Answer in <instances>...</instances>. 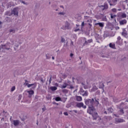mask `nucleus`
Listing matches in <instances>:
<instances>
[{"instance_id": "nucleus-18", "label": "nucleus", "mask_w": 128, "mask_h": 128, "mask_svg": "<svg viewBox=\"0 0 128 128\" xmlns=\"http://www.w3.org/2000/svg\"><path fill=\"white\" fill-rule=\"evenodd\" d=\"M27 92H28V94L30 95H32L34 94V92L32 90L28 91Z\"/></svg>"}, {"instance_id": "nucleus-14", "label": "nucleus", "mask_w": 128, "mask_h": 128, "mask_svg": "<svg viewBox=\"0 0 128 128\" xmlns=\"http://www.w3.org/2000/svg\"><path fill=\"white\" fill-rule=\"evenodd\" d=\"M95 102H94V105L96 106H98V104H100V102H98V100H97L96 99L95 100Z\"/></svg>"}, {"instance_id": "nucleus-60", "label": "nucleus", "mask_w": 128, "mask_h": 128, "mask_svg": "<svg viewBox=\"0 0 128 128\" xmlns=\"http://www.w3.org/2000/svg\"><path fill=\"white\" fill-rule=\"evenodd\" d=\"M120 106H122V104H120Z\"/></svg>"}, {"instance_id": "nucleus-41", "label": "nucleus", "mask_w": 128, "mask_h": 128, "mask_svg": "<svg viewBox=\"0 0 128 128\" xmlns=\"http://www.w3.org/2000/svg\"><path fill=\"white\" fill-rule=\"evenodd\" d=\"M58 14H64V12H59Z\"/></svg>"}, {"instance_id": "nucleus-10", "label": "nucleus", "mask_w": 128, "mask_h": 128, "mask_svg": "<svg viewBox=\"0 0 128 128\" xmlns=\"http://www.w3.org/2000/svg\"><path fill=\"white\" fill-rule=\"evenodd\" d=\"M124 122V120L123 119H116L115 124H118V122Z\"/></svg>"}, {"instance_id": "nucleus-19", "label": "nucleus", "mask_w": 128, "mask_h": 128, "mask_svg": "<svg viewBox=\"0 0 128 128\" xmlns=\"http://www.w3.org/2000/svg\"><path fill=\"white\" fill-rule=\"evenodd\" d=\"M120 18H126V14L124 13H122L120 15Z\"/></svg>"}, {"instance_id": "nucleus-27", "label": "nucleus", "mask_w": 128, "mask_h": 128, "mask_svg": "<svg viewBox=\"0 0 128 128\" xmlns=\"http://www.w3.org/2000/svg\"><path fill=\"white\" fill-rule=\"evenodd\" d=\"M80 94H84V90L82 88H80Z\"/></svg>"}, {"instance_id": "nucleus-34", "label": "nucleus", "mask_w": 128, "mask_h": 128, "mask_svg": "<svg viewBox=\"0 0 128 128\" xmlns=\"http://www.w3.org/2000/svg\"><path fill=\"white\" fill-rule=\"evenodd\" d=\"M64 116H68V112H64Z\"/></svg>"}, {"instance_id": "nucleus-16", "label": "nucleus", "mask_w": 128, "mask_h": 128, "mask_svg": "<svg viewBox=\"0 0 128 128\" xmlns=\"http://www.w3.org/2000/svg\"><path fill=\"white\" fill-rule=\"evenodd\" d=\"M82 95L83 96H88V91H85L82 94Z\"/></svg>"}, {"instance_id": "nucleus-32", "label": "nucleus", "mask_w": 128, "mask_h": 128, "mask_svg": "<svg viewBox=\"0 0 128 128\" xmlns=\"http://www.w3.org/2000/svg\"><path fill=\"white\" fill-rule=\"evenodd\" d=\"M117 40L118 41L121 40L122 42V38L120 36L118 37Z\"/></svg>"}, {"instance_id": "nucleus-2", "label": "nucleus", "mask_w": 128, "mask_h": 128, "mask_svg": "<svg viewBox=\"0 0 128 128\" xmlns=\"http://www.w3.org/2000/svg\"><path fill=\"white\" fill-rule=\"evenodd\" d=\"M100 8L102 10H108V5L107 4L106 2L104 3L103 6H99Z\"/></svg>"}, {"instance_id": "nucleus-57", "label": "nucleus", "mask_w": 128, "mask_h": 128, "mask_svg": "<svg viewBox=\"0 0 128 128\" xmlns=\"http://www.w3.org/2000/svg\"><path fill=\"white\" fill-rule=\"evenodd\" d=\"M56 11H58V9L56 10Z\"/></svg>"}, {"instance_id": "nucleus-48", "label": "nucleus", "mask_w": 128, "mask_h": 128, "mask_svg": "<svg viewBox=\"0 0 128 128\" xmlns=\"http://www.w3.org/2000/svg\"><path fill=\"white\" fill-rule=\"evenodd\" d=\"M118 10L119 11L122 10V9H118Z\"/></svg>"}, {"instance_id": "nucleus-6", "label": "nucleus", "mask_w": 128, "mask_h": 128, "mask_svg": "<svg viewBox=\"0 0 128 128\" xmlns=\"http://www.w3.org/2000/svg\"><path fill=\"white\" fill-rule=\"evenodd\" d=\"M62 30H70V23L66 22L65 26L62 27Z\"/></svg>"}, {"instance_id": "nucleus-31", "label": "nucleus", "mask_w": 128, "mask_h": 128, "mask_svg": "<svg viewBox=\"0 0 128 128\" xmlns=\"http://www.w3.org/2000/svg\"><path fill=\"white\" fill-rule=\"evenodd\" d=\"M16 90V86H13L11 88V92H14Z\"/></svg>"}, {"instance_id": "nucleus-52", "label": "nucleus", "mask_w": 128, "mask_h": 128, "mask_svg": "<svg viewBox=\"0 0 128 128\" xmlns=\"http://www.w3.org/2000/svg\"><path fill=\"white\" fill-rule=\"evenodd\" d=\"M36 124H38V122H36Z\"/></svg>"}, {"instance_id": "nucleus-9", "label": "nucleus", "mask_w": 128, "mask_h": 128, "mask_svg": "<svg viewBox=\"0 0 128 128\" xmlns=\"http://www.w3.org/2000/svg\"><path fill=\"white\" fill-rule=\"evenodd\" d=\"M75 100L77 102H82V98L80 96H76Z\"/></svg>"}, {"instance_id": "nucleus-12", "label": "nucleus", "mask_w": 128, "mask_h": 128, "mask_svg": "<svg viewBox=\"0 0 128 128\" xmlns=\"http://www.w3.org/2000/svg\"><path fill=\"white\" fill-rule=\"evenodd\" d=\"M119 22L120 26H123V24H126V20H121Z\"/></svg>"}, {"instance_id": "nucleus-35", "label": "nucleus", "mask_w": 128, "mask_h": 128, "mask_svg": "<svg viewBox=\"0 0 128 128\" xmlns=\"http://www.w3.org/2000/svg\"><path fill=\"white\" fill-rule=\"evenodd\" d=\"M64 41H65L64 38H62L61 39L62 42H64Z\"/></svg>"}, {"instance_id": "nucleus-55", "label": "nucleus", "mask_w": 128, "mask_h": 128, "mask_svg": "<svg viewBox=\"0 0 128 128\" xmlns=\"http://www.w3.org/2000/svg\"><path fill=\"white\" fill-rule=\"evenodd\" d=\"M126 2H128V0H126Z\"/></svg>"}, {"instance_id": "nucleus-58", "label": "nucleus", "mask_w": 128, "mask_h": 128, "mask_svg": "<svg viewBox=\"0 0 128 128\" xmlns=\"http://www.w3.org/2000/svg\"><path fill=\"white\" fill-rule=\"evenodd\" d=\"M34 88H36V86L34 87Z\"/></svg>"}, {"instance_id": "nucleus-26", "label": "nucleus", "mask_w": 128, "mask_h": 128, "mask_svg": "<svg viewBox=\"0 0 128 128\" xmlns=\"http://www.w3.org/2000/svg\"><path fill=\"white\" fill-rule=\"evenodd\" d=\"M110 18H116V15H115V14L114 15V14H110Z\"/></svg>"}, {"instance_id": "nucleus-43", "label": "nucleus", "mask_w": 128, "mask_h": 128, "mask_svg": "<svg viewBox=\"0 0 128 128\" xmlns=\"http://www.w3.org/2000/svg\"><path fill=\"white\" fill-rule=\"evenodd\" d=\"M70 56L72 57V56H74V54H70Z\"/></svg>"}, {"instance_id": "nucleus-53", "label": "nucleus", "mask_w": 128, "mask_h": 128, "mask_svg": "<svg viewBox=\"0 0 128 128\" xmlns=\"http://www.w3.org/2000/svg\"><path fill=\"white\" fill-rule=\"evenodd\" d=\"M80 60H82V58H80Z\"/></svg>"}, {"instance_id": "nucleus-54", "label": "nucleus", "mask_w": 128, "mask_h": 128, "mask_svg": "<svg viewBox=\"0 0 128 128\" xmlns=\"http://www.w3.org/2000/svg\"><path fill=\"white\" fill-rule=\"evenodd\" d=\"M85 44H86V41Z\"/></svg>"}, {"instance_id": "nucleus-49", "label": "nucleus", "mask_w": 128, "mask_h": 128, "mask_svg": "<svg viewBox=\"0 0 128 128\" xmlns=\"http://www.w3.org/2000/svg\"><path fill=\"white\" fill-rule=\"evenodd\" d=\"M19 98H22V96L20 95Z\"/></svg>"}, {"instance_id": "nucleus-47", "label": "nucleus", "mask_w": 128, "mask_h": 128, "mask_svg": "<svg viewBox=\"0 0 128 128\" xmlns=\"http://www.w3.org/2000/svg\"><path fill=\"white\" fill-rule=\"evenodd\" d=\"M52 60H54V57L52 56Z\"/></svg>"}, {"instance_id": "nucleus-46", "label": "nucleus", "mask_w": 128, "mask_h": 128, "mask_svg": "<svg viewBox=\"0 0 128 128\" xmlns=\"http://www.w3.org/2000/svg\"><path fill=\"white\" fill-rule=\"evenodd\" d=\"M78 30H80V29H78L76 30H75V32H78Z\"/></svg>"}, {"instance_id": "nucleus-37", "label": "nucleus", "mask_w": 128, "mask_h": 128, "mask_svg": "<svg viewBox=\"0 0 128 128\" xmlns=\"http://www.w3.org/2000/svg\"><path fill=\"white\" fill-rule=\"evenodd\" d=\"M68 76H66V74H63V78H66Z\"/></svg>"}, {"instance_id": "nucleus-30", "label": "nucleus", "mask_w": 128, "mask_h": 128, "mask_svg": "<svg viewBox=\"0 0 128 128\" xmlns=\"http://www.w3.org/2000/svg\"><path fill=\"white\" fill-rule=\"evenodd\" d=\"M87 22H92V18H88L87 20Z\"/></svg>"}, {"instance_id": "nucleus-38", "label": "nucleus", "mask_w": 128, "mask_h": 128, "mask_svg": "<svg viewBox=\"0 0 128 128\" xmlns=\"http://www.w3.org/2000/svg\"><path fill=\"white\" fill-rule=\"evenodd\" d=\"M68 92V90H62V92Z\"/></svg>"}, {"instance_id": "nucleus-20", "label": "nucleus", "mask_w": 128, "mask_h": 128, "mask_svg": "<svg viewBox=\"0 0 128 128\" xmlns=\"http://www.w3.org/2000/svg\"><path fill=\"white\" fill-rule=\"evenodd\" d=\"M68 86V84L66 83H64L63 85L61 86L62 88H66Z\"/></svg>"}, {"instance_id": "nucleus-1", "label": "nucleus", "mask_w": 128, "mask_h": 128, "mask_svg": "<svg viewBox=\"0 0 128 128\" xmlns=\"http://www.w3.org/2000/svg\"><path fill=\"white\" fill-rule=\"evenodd\" d=\"M94 98L87 99L85 101V104L88 106V114H92V112L94 110Z\"/></svg>"}, {"instance_id": "nucleus-21", "label": "nucleus", "mask_w": 128, "mask_h": 128, "mask_svg": "<svg viewBox=\"0 0 128 128\" xmlns=\"http://www.w3.org/2000/svg\"><path fill=\"white\" fill-rule=\"evenodd\" d=\"M50 88L51 90H52V91L56 90H58V88L54 86H51Z\"/></svg>"}, {"instance_id": "nucleus-5", "label": "nucleus", "mask_w": 128, "mask_h": 128, "mask_svg": "<svg viewBox=\"0 0 128 128\" xmlns=\"http://www.w3.org/2000/svg\"><path fill=\"white\" fill-rule=\"evenodd\" d=\"M118 2V0H108L110 6H116Z\"/></svg>"}, {"instance_id": "nucleus-39", "label": "nucleus", "mask_w": 128, "mask_h": 128, "mask_svg": "<svg viewBox=\"0 0 128 128\" xmlns=\"http://www.w3.org/2000/svg\"><path fill=\"white\" fill-rule=\"evenodd\" d=\"M46 110V106H44V108H42V112H45Z\"/></svg>"}, {"instance_id": "nucleus-8", "label": "nucleus", "mask_w": 128, "mask_h": 128, "mask_svg": "<svg viewBox=\"0 0 128 128\" xmlns=\"http://www.w3.org/2000/svg\"><path fill=\"white\" fill-rule=\"evenodd\" d=\"M12 12L14 16H18V8H14Z\"/></svg>"}, {"instance_id": "nucleus-17", "label": "nucleus", "mask_w": 128, "mask_h": 128, "mask_svg": "<svg viewBox=\"0 0 128 128\" xmlns=\"http://www.w3.org/2000/svg\"><path fill=\"white\" fill-rule=\"evenodd\" d=\"M109 46H110V48H114L116 47V46L114 45V44L110 43L109 44Z\"/></svg>"}, {"instance_id": "nucleus-28", "label": "nucleus", "mask_w": 128, "mask_h": 128, "mask_svg": "<svg viewBox=\"0 0 128 128\" xmlns=\"http://www.w3.org/2000/svg\"><path fill=\"white\" fill-rule=\"evenodd\" d=\"M108 112H112L114 110L111 108H110L108 109Z\"/></svg>"}, {"instance_id": "nucleus-33", "label": "nucleus", "mask_w": 128, "mask_h": 128, "mask_svg": "<svg viewBox=\"0 0 128 128\" xmlns=\"http://www.w3.org/2000/svg\"><path fill=\"white\" fill-rule=\"evenodd\" d=\"M88 42L89 43L92 42V39L88 40Z\"/></svg>"}, {"instance_id": "nucleus-36", "label": "nucleus", "mask_w": 128, "mask_h": 128, "mask_svg": "<svg viewBox=\"0 0 128 128\" xmlns=\"http://www.w3.org/2000/svg\"><path fill=\"white\" fill-rule=\"evenodd\" d=\"M49 84H52V76L49 80Z\"/></svg>"}, {"instance_id": "nucleus-42", "label": "nucleus", "mask_w": 128, "mask_h": 128, "mask_svg": "<svg viewBox=\"0 0 128 128\" xmlns=\"http://www.w3.org/2000/svg\"><path fill=\"white\" fill-rule=\"evenodd\" d=\"M84 22H82V24H81L82 28V26H84Z\"/></svg>"}, {"instance_id": "nucleus-45", "label": "nucleus", "mask_w": 128, "mask_h": 128, "mask_svg": "<svg viewBox=\"0 0 128 128\" xmlns=\"http://www.w3.org/2000/svg\"><path fill=\"white\" fill-rule=\"evenodd\" d=\"M104 114H108V112H106V111H104Z\"/></svg>"}, {"instance_id": "nucleus-40", "label": "nucleus", "mask_w": 128, "mask_h": 128, "mask_svg": "<svg viewBox=\"0 0 128 128\" xmlns=\"http://www.w3.org/2000/svg\"><path fill=\"white\" fill-rule=\"evenodd\" d=\"M10 32H15L14 30H10Z\"/></svg>"}, {"instance_id": "nucleus-50", "label": "nucleus", "mask_w": 128, "mask_h": 128, "mask_svg": "<svg viewBox=\"0 0 128 128\" xmlns=\"http://www.w3.org/2000/svg\"><path fill=\"white\" fill-rule=\"evenodd\" d=\"M60 8H64V6H60Z\"/></svg>"}, {"instance_id": "nucleus-7", "label": "nucleus", "mask_w": 128, "mask_h": 128, "mask_svg": "<svg viewBox=\"0 0 128 128\" xmlns=\"http://www.w3.org/2000/svg\"><path fill=\"white\" fill-rule=\"evenodd\" d=\"M90 114H92L93 120H96L98 118V113L97 112H92V113Z\"/></svg>"}, {"instance_id": "nucleus-24", "label": "nucleus", "mask_w": 128, "mask_h": 128, "mask_svg": "<svg viewBox=\"0 0 128 128\" xmlns=\"http://www.w3.org/2000/svg\"><path fill=\"white\" fill-rule=\"evenodd\" d=\"M120 108V114H124V109L122 108Z\"/></svg>"}, {"instance_id": "nucleus-56", "label": "nucleus", "mask_w": 128, "mask_h": 128, "mask_svg": "<svg viewBox=\"0 0 128 128\" xmlns=\"http://www.w3.org/2000/svg\"><path fill=\"white\" fill-rule=\"evenodd\" d=\"M0 24H2V22H0Z\"/></svg>"}, {"instance_id": "nucleus-23", "label": "nucleus", "mask_w": 128, "mask_h": 128, "mask_svg": "<svg viewBox=\"0 0 128 128\" xmlns=\"http://www.w3.org/2000/svg\"><path fill=\"white\" fill-rule=\"evenodd\" d=\"M26 86H27L28 88H30V86H34V84H28V83H25Z\"/></svg>"}, {"instance_id": "nucleus-59", "label": "nucleus", "mask_w": 128, "mask_h": 128, "mask_svg": "<svg viewBox=\"0 0 128 128\" xmlns=\"http://www.w3.org/2000/svg\"><path fill=\"white\" fill-rule=\"evenodd\" d=\"M26 82H28L27 80H26Z\"/></svg>"}, {"instance_id": "nucleus-22", "label": "nucleus", "mask_w": 128, "mask_h": 128, "mask_svg": "<svg viewBox=\"0 0 128 128\" xmlns=\"http://www.w3.org/2000/svg\"><path fill=\"white\" fill-rule=\"evenodd\" d=\"M98 87L96 86H94V87L92 89V92H96V90H97Z\"/></svg>"}, {"instance_id": "nucleus-13", "label": "nucleus", "mask_w": 128, "mask_h": 128, "mask_svg": "<svg viewBox=\"0 0 128 128\" xmlns=\"http://www.w3.org/2000/svg\"><path fill=\"white\" fill-rule=\"evenodd\" d=\"M96 26H99L100 28H104V22H99V23H96Z\"/></svg>"}, {"instance_id": "nucleus-51", "label": "nucleus", "mask_w": 128, "mask_h": 128, "mask_svg": "<svg viewBox=\"0 0 128 128\" xmlns=\"http://www.w3.org/2000/svg\"><path fill=\"white\" fill-rule=\"evenodd\" d=\"M88 24H89V26H92V24H90V23Z\"/></svg>"}, {"instance_id": "nucleus-15", "label": "nucleus", "mask_w": 128, "mask_h": 128, "mask_svg": "<svg viewBox=\"0 0 128 128\" xmlns=\"http://www.w3.org/2000/svg\"><path fill=\"white\" fill-rule=\"evenodd\" d=\"M82 95L83 96H88V91H85L82 94Z\"/></svg>"}, {"instance_id": "nucleus-11", "label": "nucleus", "mask_w": 128, "mask_h": 128, "mask_svg": "<svg viewBox=\"0 0 128 128\" xmlns=\"http://www.w3.org/2000/svg\"><path fill=\"white\" fill-rule=\"evenodd\" d=\"M13 124L15 126H18V124H20V120H13Z\"/></svg>"}, {"instance_id": "nucleus-3", "label": "nucleus", "mask_w": 128, "mask_h": 128, "mask_svg": "<svg viewBox=\"0 0 128 128\" xmlns=\"http://www.w3.org/2000/svg\"><path fill=\"white\" fill-rule=\"evenodd\" d=\"M10 50V44H6L0 46V50Z\"/></svg>"}, {"instance_id": "nucleus-25", "label": "nucleus", "mask_w": 128, "mask_h": 128, "mask_svg": "<svg viewBox=\"0 0 128 128\" xmlns=\"http://www.w3.org/2000/svg\"><path fill=\"white\" fill-rule=\"evenodd\" d=\"M62 98H60V97H56L55 99V100H56V102H60Z\"/></svg>"}, {"instance_id": "nucleus-4", "label": "nucleus", "mask_w": 128, "mask_h": 128, "mask_svg": "<svg viewBox=\"0 0 128 128\" xmlns=\"http://www.w3.org/2000/svg\"><path fill=\"white\" fill-rule=\"evenodd\" d=\"M77 108H86V106L84 104L83 102H78L76 104Z\"/></svg>"}, {"instance_id": "nucleus-29", "label": "nucleus", "mask_w": 128, "mask_h": 128, "mask_svg": "<svg viewBox=\"0 0 128 128\" xmlns=\"http://www.w3.org/2000/svg\"><path fill=\"white\" fill-rule=\"evenodd\" d=\"M112 12H116V8H112Z\"/></svg>"}, {"instance_id": "nucleus-44", "label": "nucleus", "mask_w": 128, "mask_h": 128, "mask_svg": "<svg viewBox=\"0 0 128 128\" xmlns=\"http://www.w3.org/2000/svg\"><path fill=\"white\" fill-rule=\"evenodd\" d=\"M46 56L47 58H50V57H48V54H46Z\"/></svg>"}]
</instances>
